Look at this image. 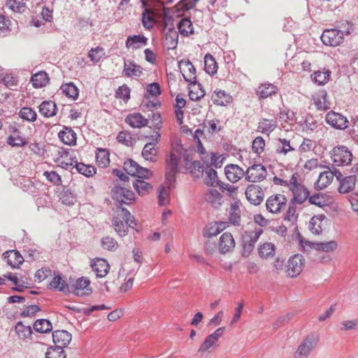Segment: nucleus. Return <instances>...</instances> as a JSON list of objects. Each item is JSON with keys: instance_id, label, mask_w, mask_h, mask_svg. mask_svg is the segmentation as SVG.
<instances>
[{"instance_id": "60", "label": "nucleus", "mask_w": 358, "mask_h": 358, "mask_svg": "<svg viewBox=\"0 0 358 358\" xmlns=\"http://www.w3.org/2000/svg\"><path fill=\"white\" fill-rule=\"evenodd\" d=\"M101 246L105 250L115 251L118 248V243L115 238L105 236L101 239Z\"/></svg>"}, {"instance_id": "48", "label": "nucleus", "mask_w": 358, "mask_h": 358, "mask_svg": "<svg viewBox=\"0 0 358 358\" xmlns=\"http://www.w3.org/2000/svg\"><path fill=\"white\" fill-rule=\"evenodd\" d=\"M172 1L173 0H158V20L161 17L165 21L171 18L169 10L165 5L171 3Z\"/></svg>"}, {"instance_id": "6", "label": "nucleus", "mask_w": 358, "mask_h": 358, "mask_svg": "<svg viewBox=\"0 0 358 358\" xmlns=\"http://www.w3.org/2000/svg\"><path fill=\"white\" fill-rule=\"evenodd\" d=\"M265 206L270 213L280 214L287 206V198L282 193L273 194L266 199Z\"/></svg>"}, {"instance_id": "57", "label": "nucleus", "mask_w": 358, "mask_h": 358, "mask_svg": "<svg viewBox=\"0 0 358 358\" xmlns=\"http://www.w3.org/2000/svg\"><path fill=\"white\" fill-rule=\"evenodd\" d=\"M76 169L78 173L84 175L86 177L92 176L95 173V168L91 165H86L83 163L76 162Z\"/></svg>"}, {"instance_id": "38", "label": "nucleus", "mask_w": 358, "mask_h": 358, "mask_svg": "<svg viewBox=\"0 0 358 358\" xmlns=\"http://www.w3.org/2000/svg\"><path fill=\"white\" fill-rule=\"evenodd\" d=\"M58 136L60 140L66 145H73L76 142V134L71 128L66 127L59 133Z\"/></svg>"}, {"instance_id": "8", "label": "nucleus", "mask_w": 358, "mask_h": 358, "mask_svg": "<svg viewBox=\"0 0 358 358\" xmlns=\"http://www.w3.org/2000/svg\"><path fill=\"white\" fill-rule=\"evenodd\" d=\"M331 158L336 166H347L352 161V154L347 147L338 146L332 150Z\"/></svg>"}, {"instance_id": "56", "label": "nucleus", "mask_w": 358, "mask_h": 358, "mask_svg": "<svg viewBox=\"0 0 358 358\" xmlns=\"http://www.w3.org/2000/svg\"><path fill=\"white\" fill-rule=\"evenodd\" d=\"M294 150V149L292 147L289 141H287L285 138L278 139V143L276 148L277 153L286 155L287 152L293 151Z\"/></svg>"}, {"instance_id": "52", "label": "nucleus", "mask_w": 358, "mask_h": 358, "mask_svg": "<svg viewBox=\"0 0 358 358\" xmlns=\"http://www.w3.org/2000/svg\"><path fill=\"white\" fill-rule=\"evenodd\" d=\"M50 287L54 289H57L60 292H65L68 289V285L66 281L63 280L60 275L55 276L50 282Z\"/></svg>"}, {"instance_id": "41", "label": "nucleus", "mask_w": 358, "mask_h": 358, "mask_svg": "<svg viewBox=\"0 0 358 358\" xmlns=\"http://www.w3.org/2000/svg\"><path fill=\"white\" fill-rule=\"evenodd\" d=\"M123 72L128 77L140 76L142 73L141 67L131 61L124 62Z\"/></svg>"}, {"instance_id": "59", "label": "nucleus", "mask_w": 358, "mask_h": 358, "mask_svg": "<svg viewBox=\"0 0 358 358\" xmlns=\"http://www.w3.org/2000/svg\"><path fill=\"white\" fill-rule=\"evenodd\" d=\"M133 186L136 192L141 195L145 194L152 188L151 185L148 182L141 180H136L133 183Z\"/></svg>"}, {"instance_id": "10", "label": "nucleus", "mask_w": 358, "mask_h": 358, "mask_svg": "<svg viewBox=\"0 0 358 358\" xmlns=\"http://www.w3.org/2000/svg\"><path fill=\"white\" fill-rule=\"evenodd\" d=\"M305 259L301 255L291 257L287 264L286 273L291 278L296 277L303 271Z\"/></svg>"}, {"instance_id": "21", "label": "nucleus", "mask_w": 358, "mask_h": 358, "mask_svg": "<svg viewBox=\"0 0 358 358\" xmlns=\"http://www.w3.org/2000/svg\"><path fill=\"white\" fill-rule=\"evenodd\" d=\"M308 201L310 204L316 206L323 208L329 206L334 203V198L333 196L326 193H317L310 196L308 198Z\"/></svg>"}, {"instance_id": "63", "label": "nucleus", "mask_w": 358, "mask_h": 358, "mask_svg": "<svg viewBox=\"0 0 358 358\" xmlns=\"http://www.w3.org/2000/svg\"><path fill=\"white\" fill-rule=\"evenodd\" d=\"M10 20L0 15V36H5L10 31Z\"/></svg>"}, {"instance_id": "53", "label": "nucleus", "mask_w": 358, "mask_h": 358, "mask_svg": "<svg viewBox=\"0 0 358 358\" xmlns=\"http://www.w3.org/2000/svg\"><path fill=\"white\" fill-rule=\"evenodd\" d=\"M112 222L114 229L119 236H124L127 234V227L120 217H114Z\"/></svg>"}, {"instance_id": "64", "label": "nucleus", "mask_w": 358, "mask_h": 358, "mask_svg": "<svg viewBox=\"0 0 358 358\" xmlns=\"http://www.w3.org/2000/svg\"><path fill=\"white\" fill-rule=\"evenodd\" d=\"M7 143L13 147H22L27 142L24 138L18 135H11L7 139Z\"/></svg>"}, {"instance_id": "9", "label": "nucleus", "mask_w": 358, "mask_h": 358, "mask_svg": "<svg viewBox=\"0 0 358 358\" xmlns=\"http://www.w3.org/2000/svg\"><path fill=\"white\" fill-rule=\"evenodd\" d=\"M124 170L127 174L139 178H148L151 176V171L146 168L141 166L131 159H128L124 162Z\"/></svg>"}, {"instance_id": "24", "label": "nucleus", "mask_w": 358, "mask_h": 358, "mask_svg": "<svg viewBox=\"0 0 358 358\" xmlns=\"http://www.w3.org/2000/svg\"><path fill=\"white\" fill-rule=\"evenodd\" d=\"M235 247V241L231 233L225 232L220 238L218 243V250L225 254L232 250Z\"/></svg>"}, {"instance_id": "17", "label": "nucleus", "mask_w": 358, "mask_h": 358, "mask_svg": "<svg viewBox=\"0 0 358 358\" xmlns=\"http://www.w3.org/2000/svg\"><path fill=\"white\" fill-rule=\"evenodd\" d=\"M113 198L120 205L129 204L134 199V194L132 191L124 187L115 186L112 189Z\"/></svg>"}, {"instance_id": "28", "label": "nucleus", "mask_w": 358, "mask_h": 358, "mask_svg": "<svg viewBox=\"0 0 358 358\" xmlns=\"http://www.w3.org/2000/svg\"><path fill=\"white\" fill-rule=\"evenodd\" d=\"M125 122L132 128H141L148 124V120L139 113H133L126 117Z\"/></svg>"}, {"instance_id": "61", "label": "nucleus", "mask_w": 358, "mask_h": 358, "mask_svg": "<svg viewBox=\"0 0 358 358\" xmlns=\"http://www.w3.org/2000/svg\"><path fill=\"white\" fill-rule=\"evenodd\" d=\"M105 55V50L101 47L92 48L89 52V57L94 62H99Z\"/></svg>"}, {"instance_id": "62", "label": "nucleus", "mask_w": 358, "mask_h": 358, "mask_svg": "<svg viewBox=\"0 0 358 358\" xmlns=\"http://www.w3.org/2000/svg\"><path fill=\"white\" fill-rule=\"evenodd\" d=\"M265 145V141L262 137H256L252 142V151L257 155H260L264 152Z\"/></svg>"}, {"instance_id": "36", "label": "nucleus", "mask_w": 358, "mask_h": 358, "mask_svg": "<svg viewBox=\"0 0 358 358\" xmlns=\"http://www.w3.org/2000/svg\"><path fill=\"white\" fill-rule=\"evenodd\" d=\"M31 82L35 88H41L49 82V77L46 72L39 71L31 78Z\"/></svg>"}, {"instance_id": "1", "label": "nucleus", "mask_w": 358, "mask_h": 358, "mask_svg": "<svg viewBox=\"0 0 358 358\" xmlns=\"http://www.w3.org/2000/svg\"><path fill=\"white\" fill-rule=\"evenodd\" d=\"M182 157L185 162L186 170L195 177H199L203 173V168L201 163L199 161L189 160L187 150L176 140L173 145L169 158L166 159V182L162 186L158 194V203L162 206L169 203L171 187L175 182L176 173L178 172V162Z\"/></svg>"}, {"instance_id": "45", "label": "nucleus", "mask_w": 358, "mask_h": 358, "mask_svg": "<svg viewBox=\"0 0 358 358\" xmlns=\"http://www.w3.org/2000/svg\"><path fill=\"white\" fill-rule=\"evenodd\" d=\"M142 156L145 160L155 162L157 157V148L153 143H146L142 151Z\"/></svg>"}, {"instance_id": "33", "label": "nucleus", "mask_w": 358, "mask_h": 358, "mask_svg": "<svg viewBox=\"0 0 358 358\" xmlns=\"http://www.w3.org/2000/svg\"><path fill=\"white\" fill-rule=\"evenodd\" d=\"M148 38L143 35H133L128 36L126 47L136 50L147 44Z\"/></svg>"}, {"instance_id": "50", "label": "nucleus", "mask_w": 358, "mask_h": 358, "mask_svg": "<svg viewBox=\"0 0 358 358\" xmlns=\"http://www.w3.org/2000/svg\"><path fill=\"white\" fill-rule=\"evenodd\" d=\"M15 331L20 339H25L31 336L32 330L30 326H24L22 322H19L15 327Z\"/></svg>"}, {"instance_id": "19", "label": "nucleus", "mask_w": 358, "mask_h": 358, "mask_svg": "<svg viewBox=\"0 0 358 358\" xmlns=\"http://www.w3.org/2000/svg\"><path fill=\"white\" fill-rule=\"evenodd\" d=\"M328 219L324 215L313 216L309 222L310 231L316 235H319L326 229Z\"/></svg>"}, {"instance_id": "42", "label": "nucleus", "mask_w": 358, "mask_h": 358, "mask_svg": "<svg viewBox=\"0 0 358 358\" xmlns=\"http://www.w3.org/2000/svg\"><path fill=\"white\" fill-rule=\"evenodd\" d=\"M33 328L36 332L45 334L52 331V326L48 320L39 319L35 321Z\"/></svg>"}, {"instance_id": "32", "label": "nucleus", "mask_w": 358, "mask_h": 358, "mask_svg": "<svg viewBox=\"0 0 358 358\" xmlns=\"http://www.w3.org/2000/svg\"><path fill=\"white\" fill-rule=\"evenodd\" d=\"M225 159L226 158L223 155H217L213 152L202 157L204 163L208 167L214 168H220L222 166Z\"/></svg>"}, {"instance_id": "47", "label": "nucleus", "mask_w": 358, "mask_h": 358, "mask_svg": "<svg viewBox=\"0 0 358 358\" xmlns=\"http://www.w3.org/2000/svg\"><path fill=\"white\" fill-rule=\"evenodd\" d=\"M178 28L179 32L185 36H188L194 33L192 23L188 18H182L180 21Z\"/></svg>"}, {"instance_id": "16", "label": "nucleus", "mask_w": 358, "mask_h": 358, "mask_svg": "<svg viewBox=\"0 0 358 358\" xmlns=\"http://www.w3.org/2000/svg\"><path fill=\"white\" fill-rule=\"evenodd\" d=\"M262 234L263 229L261 228H255L254 230L245 232L243 236L244 250L252 251Z\"/></svg>"}, {"instance_id": "30", "label": "nucleus", "mask_w": 358, "mask_h": 358, "mask_svg": "<svg viewBox=\"0 0 358 358\" xmlns=\"http://www.w3.org/2000/svg\"><path fill=\"white\" fill-rule=\"evenodd\" d=\"M222 198L221 194L213 188L206 191L203 195L204 200L214 208H217L221 205Z\"/></svg>"}, {"instance_id": "3", "label": "nucleus", "mask_w": 358, "mask_h": 358, "mask_svg": "<svg viewBox=\"0 0 358 358\" xmlns=\"http://www.w3.org/2000/svg\"><path fill=\"white\" fill-rule=\"evenodd\" d=\"M319 341V334H310L307 335L293 353L294 358H308L311 352L316 348Z\"/></svg>"}, {"instance_id": "49", "label": "nucleus", "mask_w": 358, "mask_h": 358, "mask_svg": "<svg viewBox=\"0 0 358 358\" xmlns=\"http://www.w3.org/2000/svg\"><path fill=\"white\" fill-rule=\"evenodd\" d=\"M109 152L106 149L99 148L96 152V160L98 165L101 167H106L109 163Z\"/></svg>"}, {"instance_id": "14", "label": "nucleus", "mask_w": 358, "mask_h": 358, "mask_svg": "<svg viewBox=\"0 0 358 358\" xmlns=\"http://www.w3.org/2000/svg\"><path fill=\"white\" fill-rule=\"evenodd\" d=\"M180 73L184 80L192 84L196 81V71L192 62L188 59H182L178 64Z\"/></svg>"}, {"instance_id": "26", "label": "nucleus", "mask_w": 358, "mask_h": 358, "mask_svg": "<svg viewBox=\"0 0 358 358\" xmlns=\"http://www.w3.org/2000/svg\"><path fill=\"white\" fill-rule=\"evenodd\" d=\"M227 227L228 223L226 222H210L204 228L203 236L207 238L215 236L224 230Z\"/></svg>"}, {"instance_id": "29", "label": "nucleus", "mask_w": 358, "mask_h": 358, "mask_svg": "<svg viewBox=\"0 0 358 358\" xmlns=\"http://www.w3.org/2000/svg\"><path fill=\"white\" fill-rule=\"evenodd\" d=\"M336 175H338V173H334L331 171L322 172L315 182V187L320 189L327 187L332 182Z\"/></svg>"}, {"instance_id": "58", "label": "nucleus", "mask_w": 358, "mask_h": 358, "mask_svg": "<svg viewBox=\"0 0 358 358\" xmlns=\"http://www.w3.org/2000/svg\"><path fill=\"white\" fill-rule=\"evenodd\" d=\"M45 358H66V355L62 348L54 346L48 349Z\"/></svg>"}, {"instance_id": "15", "label": "nucleus", "mask_w": 358, "mask_h": 358, "mask_svg": "<svg viewBox=\"0 0 358 358\" xmlns=\"http://www.w3.org/2000/svg\"><path fill=\"white\" fill-rule=\"evenodd\" d=\"M245 194L248 201L255 206L259 205L264 201V193L259 185H248Z\"/></svg>"}, {"instance_id": "13", "label": "nucleus", "mask_w": 358, "mask_h": 358, "mask_svg": "<svg viewBox=\"0 0 358 358\" xmlns=\"http://www.w3.org/2000/svg\"><path fill=\"white\" fill-rule=\"evenodd\" d=\"M267 176V171L262 164H254L245 171V179L249 182H257L264 180Z\"/></svg>"}, {"instance_id": "7", "label": "nucleus", "mask_w": 358, "mask_h": 358, "mask_svg": "<svg viewBox=\"0 0 358 358\" xmlns=\"http://www.w3.org/2000/svg\"><path fill=\"white\" fill-rule=\"evenodd\" d=\"M225 327H220L208 335L199 346L198 352L201 354L212 352L218 346L217 342L222 336Z\"/></svg>"}, {"instance_id": "23", "label": "nucleus", "mask_w": 358, "mask_h": 358, "mask_svg": "<svg viewBox=\"0 0 358 358\" xmlns=\"http://www.w3.org/2000/svg\"><path fill=\"white\" fill-rule=\"evenodd\" d=\"M91 267L98 278H103L108 274L110 265L105 259L96 258L92 262Z\"/></svg>"}, {"instance_id": "37", "label": "nucleus", "mask_w": 358, "mask_h": 358, "mask_svg": "<svg viewBox=\"0 0 358 358\" xmlns=\"http://www.w3.org/2000/svg\"><path fill=\"white\" fill-rule=\"evenodd\" d=\"M213 102L217 105L226 106L229 103L232 99L231 96L223 90H215L212 95Z\"/></svg>"}, {"instance_id": "39", "label": "nucleus", "mask_w": 358, "mask_h": 358, "mask_svg": "<svg viewBox=\"0 0 358 358\" xmlns=\"http://www.w3.org/2000/svg\"><path fill=\"white\" fill-rule=\"evenodd\" d=\"M331 71L329 70H322L315 71L311 75L312 80L320 85L327 83L330 79Z\"/></svg>"}, {"instance_id": "27", "label": "nucleus", "mask_w": 358, "mask_h": 358, "mask_svg": "<svg viewBox=\"0 0 358 358\" xmlns=\"http://www.w3.org/2000/svg\"><path fill=\"white\" fill-rule=\"evenodd\" d=\"M3 258L13 268L18 267L24 262V259L20 252L15 250L5 252L3 254Z\"/></svg>"}, {"instance_id": "35", "label": "nucleus", "mask_w": 358, "mask_h": 358, "mask_svg": "<svg viewBox=\"0 0 358 358\" xmlns=\"http://www.w3.org/2000/svg\"><path fill=\"white\" fill-rule=\"evenodd\" d=\"M156 13L150 8H145L142 14V23L145 28L151 29L156 22Z\"/></svg>"}, {"instance_id": "40", "label": "nucleus", "mask_w": 358, "mask_h": 358, "mask_svg": "<svg viewBox=\"0 0 358 358\" xmlns=\"http://www.w3.org/2000/svg\"><path fill=\"white\" fill-rule=\"evenodd\" d=\"M258 252L259 256L262 258L267 259L273 257L275 253V247L273 243L266 242L260 245Z\"/></svg>"}, {"instance_id": "44", "label": "nucleus", "mask_w": 358, "mask_h": 358, "mask_svg": "<svg viewBox=\"0 0 358 358\" xmlns=\"http://www.w3.org/2000/svg\"><path fill=\"white\" fill-rule=\"evenodd\" d=\"M229 220L234 225L238 226L241 224V210L236 202L231 205Z\"/></svg>"}, {"instance_id": "22", "label": "nucleus", "mask_w": 358, "mask_h": 358, "mask_svg": "<svg viewBox=\"0 0 358 358\" xmlns=\"http://www.w3.org/2000/svg\"><path fill=\"white\" fill-rule=\"evenodd\" d=\"M227 178L231 182H236L245 174V171L236 164H228L224 168Z\"/></svg>"}, {"instance_id": "31", "label": "nucleus", "mask_w": 358, "mask_h": 358, "mask_svg": "<svg viewBox=\"0 0 358 358\" xmlns=\"http://www.w3.org/2000/svg\"><path fill=\"white\" fill-rule=\"evenodd\" d=\"M38 110L45 117H53L56 115L57 108L56 103L52 101H44L38 106Z\"/></svg>"}, {"instance_id": "5", "label": "nucleus", "mask_w": 358, "mask_h": 358, "mask_svg": "<svg viewBox=\"0 0 358 358\" xmlns=\"http://www.w3.org/2000/svg\"><path fill=\"white\" fill-rule=\"evenodd\" d=\"M141 108L144 113L151 112L148 117L155 118V110L157 109V83L154 82L148 85Z\"/></svg>"}, {"instance_id": "55", "label": "nucleus", "mask_w": 358, "mask_h": 358, "mask_svg": "<svg viewBox=\"0 0 358 358\" xmlns=\"http://www.w3.org/2000/svg\"><path fill=\"white\" fill-rule=\"evenodd\" d=\"M190 85H192L189 88V92L190 99L193 101H197L204 96L205 92L201 88H200L199 85H196V83Z\"/></svg>"}, {"instance_id": "46", "label": "nucleus", "mask_w": 358, "mask_h": 358, "mask_svg": "<svg viewBox=\"0 0 358 358\" xmlns=\"http://www.w3.org/2000/svg\"><path fill=\"white\" fill-rule=\"evenodd\" d=\"M61 90L67 97L76 100L79 94L78 87L72 83H66L61 86Z\"/></svg>"}, {"instance_id": "43", "label": "nucleus", "mask_w": 358, "mask_h": 358, "mask_svg": "<svg viewBox=\"0 0 358 358\" xmlns=\"http://www.w3.org/2000/svg\"><path fill=\"white\" fill-rule=\"evenodd\" d=\"M204 68L206 73L214 75L217 73L218 66L213 55L208 54L204 57Z\"/></svg>"}, {"instance_id": "34", "label": "nucleus", "mask_w": 358, "mask_h": 358, "mask_svg": "<svg viewBox=\"0 0 358 358\" xmlns=\"http://www.w3.org/2000/svg\"><path fill=\"white\" fill-rule=\"evenodd\" d=\"M277 92V87L271 83L261 84L257 89V94L261 99H266L276 94Z\"/></svg>"}, {"instance_id": "18", "label": "nucleus", "mask_w": 358, "mask_h": 358, "mask_svg": "<svg viewBox=\"0 0 358 358\" xmlns=\"http://www.w3.org/2000/svg\"><path fill=\"white\" fill-rule=\"evenodd\" d=\"M342 176L341 173L339 171L338 175H336V178L340 181L338 191L341 194H347L355 189L357 178L355 176H349L344 178Z\"/></svg>"}, {"instance_id": "54", "label": "nucleus", "mask_w": 358, "mask_h": 358, "mask_svg": "<svg viewBox=\"0 0 358 358\" xmlns=\"http://www.w3.org/2000/svg\"><path fill=\"white\" fill-rule=\"evenodd\" d=\"M20 116L24 120L34 122L36 120V113L29 107H23L20 110Z\"/></svg>"}, {"instance_id": "2", "label": "nucleus", "mask_w": 358, "mask_h": 358, "mask_svg": "<svg viewBox=\"0 0 358 358\" xmlns=\"http://www.w3.org/2000/svg\"><path fill=\"white\" fill-rule=\"evenodd\" d=\"M289 190L293 194L292 201L298 204L303 203L310 196L308 189L302 184L299 173H294L289 178Z\"/></svg>"}, {"instance_id": "20", "label": "nucleus", "mask_w": 358, "mask_h": 358, "mask_svg": "<svg viewBox=\"0 0 358 358\" xmlns=\"http://www.w3.org/2000/svg\"><path fill=\"white\" fill-rule=\"evenodd\" d=\"M313 103L317 109L326 110L330 108L331 101L329 99L327 92L324 90L316 92L313 95Z\"/></svg>"}, {"instance_id": "51", "label": "nucleus", "mask_w": 358, "mask_h": 358, "mask_svg": "<svg viewBox=\"0 0 358 358\" xmlns=\"http://www.w3.org/2000/svg\"><path fill=\"white\" fill-rule=\"evenodd\" d=\"M276 127V121L274 120L263 119L259 122L257 130L262 133L271 132Z\"/></svg>"}, {"instance_id": "12", "label": "nucleus", "mask_w": 358, "mask_h": 358, "mask_svg": "<svg viewBox=\"0 0 358 358\" xmlns=\"http://www.w3.org/2000/svg\"><path fill=\"white\" fill-rule=\"evenodd\" d=\"M325 120L331 127L339 130L345 129L348 127L349 123L345 116L333 110L327 113Z\"/></svg>"}, {"instance_id": "11", "label": "nucleus", "mask_w": 358, "mask_h": 358, "mask_svg": "<svg viewBox=\"0 0 358 358\" xmlns=\"http://www.w3.org/2000/svg\"><path fill=\"white\" fill-rule=\"evenodd\" d=\"M300 245L304 250L308 248H311L324 252H331L338 248V243L333 240L327 242L310 243L301 239Z\"/></svg>"}, {"instance_id": "4", "label": "nucleus", "mask_w": 358, "mask_h": 358, "mask_svg": "<svg viewBox=\"0 0 358 358\" xmlns=\"http://www.w3.org/2000/svg\"><path fill=\"white\" fill-rule=\"evenodd\" d=\"M346 24L348 26L346 30H339L337 29H325L321 36L322 42L326 45L333 47L338 46L343 43L345 35L350 34L352 25L348 22H347Z\"/></svg>"}, {"instance_id": "25", "label": "nucleus", "mask_w": 358, "mask_h": 358, "mask_svg": "<svg viewBox=\"0 0 358 358\" xmlns=\"http://www.w3.org/2000/svg\"><path fill=\"white\" fill-rule=\"evenodd\" d=\"M71 338V334L66 330H57L52 333V340L57 348L63 349L69 344Z\"/></svg>"}]
</instances>
